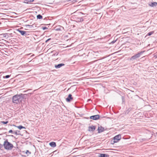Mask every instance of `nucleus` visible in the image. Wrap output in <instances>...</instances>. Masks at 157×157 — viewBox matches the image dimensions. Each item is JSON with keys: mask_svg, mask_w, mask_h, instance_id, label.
<instances>
[{"mask_svg": "<svg viewBox=\"0 0 157 157\" xmlns=\"http://www.w3.org/2000/svg\"><path fill=\"white\" fill-rule=\"evenodd\" d=\"M49 144L50 146L53 147H55L56 146V142H50Z\"/></svg>", "mask_w": 157, "mask_h": 157, "instance_id": "nucleus-13", "label": "nucleus"}, {"mask_svg": "<svg viewBox=\"0 0 157 157\" xmlns=\"http://www.w3.org/2000/svg\"><path fill=\"white\" fill-rule=\"evenodd\" d=\"M75 92H76V91H74V92L72 93V94H73Z\"/></svg>", "mask_w": 157, "mask_h": 157, "instance_id": "nucleus-36", "label": "nucleus"}, {"mask_svg": "<svg viewBox=\"0 0 157 157\" xmlns=\"http://www.w3.org/2000/svg\"><path fill=\"white\" fill-rule=\"evenodd\" d=\"M144 52L145 51H141L132 56L130 59V61L133 62L134 60H136L137 59L140 57L141 55H142Z\"/></svg>", "mask_w": 157, "mask_h": 157, "instance_id": "nucleus-3", "label": "nucleus"}, {"mask_svg": "<svg viewBox=\"0 0 157 157\" xmlns=\"http://www.w3.org/2000/svg\"><path fill=\"white\" fill-rule=\"evenodd\" d=\"M122 103H125V98L124 96H122L121 97Z\"/></svg>", "mask_w": 157, "mask_h": 157, "instance_id": "nucleus-21", "label": "nucleus"}, {"mask_svg": "<svg viewBox=\"0 0 157 157\" xmlns=\"http://www.w3.org/2000/svg\"><path fill=\"white\" fill-rule=\"evenodd\" d=\"M6 133V132L5 133Z\"/></svg>", "mask_w": 157, "mask_h": 157, "instance_id": "nucleus-41", "label": "nucleus"}, {"mask_svg": "<svg viewBox=\"0 0 157 157\" xmlns=\"http://www.w3.org/2000/svg\"><path fill=\"white\" fill-rule=\"evenodd\" d=\"M154 33V31H152L151 32H150L149 33H148V36H151L152 34H153Z\"/></svg>", "mask_w": 157, "mask_h": 157, "instance_id": "nucleus-22", "label": "nucleus"}, {"mask_svg": "<svg viewBox=\"0 0 157 157\" xmlns=\"http://www.w3.org/2000/svg\"><path fill=\"white\" fill-rule=\"evenodd\" d=\"M51 40V38H49L47 40H46L45 41V43H47L48 41H49V40Z\"/></svg>", "mask_w": 157, "mask_h": 157, "instance_id": "nucleus-29", "label": "nucleus"}, {"mask_svg": "<svg viewBox=\"0 0 157 157\" xmlns=\"http://www.w3.org/2000/svg\"><path fill=\"white\" fill-rule=\"evenodd\" d=\"M9 133H14V132L12 130H10L9 131Z\"/></svg>", "mask_w": 157, "mask_h": 157, "instance_id": "nucleus-27", "label": "nucleus"}, {"mask_svg": "<svg viewBox=\"0 0 157 157\" xmlns=\"http://www.w3.org/2000/svg\"><path fill=\"white\" fill-rule=\"evenodd\" d=\"M98 133H100L103 132L105 130V129L103 127L101 126H100L98 127Z\"/></svg>", "mask_w": 157, "mask_h": 157, "instance_id": "nucleus-10", "label": "nucleus"}, {"mask_svg": "<svg viewBox=\"0 0 157 157\" xmlns=\"http://www.w3.org/2000/svg\"><path fill=\"white\" fill-rule=\"evenodd\" d=\"M13 126L17 127L18 129H19L20 130H21L22 129H25V127L21 125H20L18 126H17L15 125H13Z\"/></svg>", "mask_w": 157, "mask_h": 157, "instance_id": "nucleus-14", "label": "nucleus"}, {"mask_svg": "<svg viewBox=\"0 0 157 157\" xmlns=\"http://www.w3.org/2000/svg\"><path fill=\"white\" fill-rule=\"evenodd\" d=\"M56 30H60V29H56Z\"/></svg>", "mask_w": 157, "mask_h": 157, "instance_id": "nucleus-32", "label": "nucleus"}, {"mask_svg": "<svg viewBox=\"0 0 157 157\" xmlns=\"http://www.w3.org/2000/svg\"><path fill=\"white\" fill-rule=\"evenodd\" d=\"M65 64L63 63H61L57 65L55 64V67L57 69L60 68L62 66H64Z\"/></svg>", "mask_w": 157, "mask_h": 157, "instance_id": "nucleus-11", "label": "nucleus"}, {"mask_svg": "<svg viewBox=\"0 0 157 157\" xmlns=\"http://www.w3.org/2000/svg\"><path fill=\"white\" fill-rule=\"evenodd\" d=\"M1 123L3 124H6L8 123V121H2Z\"/></svg>", "mask_w": 157, "mask_h": 157, "instance_id": "nucleus-25", "label": "nucleus"}, {"mask_svg": "<svg viewBox=\"0 0 157 157\" xmlns=\"http://www.w3.org/2000/svg\"><path fill=\"white\" fill-rule=\"evenodd\" d=\"M73 99V98L72 97V95L71 94H69L67 97L66 98V101L67 102H70Z\"/></svg>", "mask_w": 157, "mask_h": 157, "instance_id": "nucleus-8", "label": "nucleus"}, {"mask_svg": "<svg viewBox=\"0 0 157 157\" xmlns=\"http://www.w3.org/2000/svg\"><path fill=\"white\" fill-rule=\"evenodd\" d=\"M14 133L16 135H21V134L19 133L20 131L19 130H16L14 131Z\"/></svg>", "mask_w": 157, "mask_h": 157, "instance_id": "nucleus-18", "label": "nucleus"}, {"mask_svg": "<svg viewBox=\"0 0 157 157\" xmlns=\"http://www.w3.org/2000/svg\"><path fill=\"white\" fill-rule=\"evenodd\" d=\"M100 116L99 115H96L91 116L90 117V119L94 120H96L100 119Z\"/></svg>", "mask_w": 157, "mask_h": 157, "instance_id": "nucleus-5", "label": "nucleus"}, {"mask_svg": "<svg viewBox=\"0 0 157 157\" xmlns=\"http://www.w3.org/2000/svg\"><path fill=\"white\" fill-rule=\"evenodd\" d=\"M101 117V118H103V117Z\"/></svg>", "mask_w": 157, "mask_h": 157, "instance_id": "nucleus-37", "label": "nucleus"}, {"mask_svg": "<svg viewBox=\"0 0 157 157\" xmlns=\"http://www.w3.org/2000/svg\"><path fill=\"white\" fill-rule=\"evenodd\" d=\"M55 52H56V51H52V52H51L53 53L52 56H56L58 55V53L57 52H56L55 53H54Z\"/></svg>", "mask_w": 157, "mask_h": 157, "instance_id": "nucleus-19", "label": "nucleus"}, {"mask_svg": "<svg viewBox=\"0 0 157 157\" xmlns=\"http://www.w3.org/2000/svg\"><path fill=\"white\" fill-rule=\"evenodd\" d=\"M4 148L7 150H11L13 147V145L10 142L8 141V140L6 139L3 145Z\"/></svg>", "mask_w": 157, "mask_h": 157, "instance_id": "nucleus-2", "label": "nucleus"}, {"mask_svg": "<svg viewBox=\"0 0 157 157\" xmlns=\"http://www.w3.org/2000/svg\"><path fill=\"white\" fill-rule=\"evenodd\" d=\"M34 1V0H25L24 2L27 4H28L30 2H33Z\"/></svg>", "mask_w": 157, "mask_h": 157, "instance_id": "nucleus-16", "label": "nucleus"}, {"mask_svg": "<svg viewBox=\"0 0 157 157\" xmlns=\"http://www.w3.org/2000/svg\"><path fill=\"white\" fill-rule=\"evenodd\" d=\"M121 139V136L120 134L116 136L113 137V144L117 143Z\"/></svg>", "mask_w": 157, "mask_h": 157, "instance_id": "nucleus-4", "label": "nucleus"}, {"mask_svg": "<svg viewBox=\"0 0 157 157\" xmlns=\"http://www.w3.org/2000/svg\"><path fill=\"white\" fill-rule=\"evenodd\" d=\"M17 31L19 32L21 34L22 36H26L29 35V34H27V33L28 32H26L25 31L21 30H20L19 29H18L17 30Z\"/></svg>", "mask_w": 157, "mask_h": 157, "instance_id": "nucleus-7", "label": "nucleus"}, {"mask_svg": "<svg viewBox=\"0 0 157 157\" xmlns=\"http://www.w3.org/2000/svg\"><path fill=\"white\" fill-rule=\"evenodd\" d=\"M149 5L153 7H157V2H153L149 3Z\"/></svg>", "mask_w": 157, "mask_h": 157, "instance_id": "nucleus-9", "label": "nucleus"}, {"mask_svg": "<svg viewBox=\"0 0 157 157\" xmlns=\"http://www.w3.org/2000/svg\"><path fill=\"white\" fill-rule=\"evenodd\" d=\"M29 94L31 95V94H20L14 95L12 98V101L13 103L17 104L21 103L22 101H24L26 99Z\"/></svg>", "mask_w": 157, "mask_h": 157, "instance_id": "nucleus-1", "label": "nucleus"}, {"mask_svg": "<svg viewBox=\"0 0 157 157\" xmlns=\"http://www.w3.org/2000/svg\"><path fill=\"white\" fill-rule=\"evenodd\" d=\"M25 26L26 27V28H29V29L33 27V26L32 25H25Z\"/></svg>", "mask_w": 157, "mask_h": 157, "instance_id": "nucleus-20", "label": "nucleus"}, {"mask_svg": "<svg viewBox=\"0 0 157 157\" xmlns=\"http://www.w3.org/2000/svg\"><path fill=\"white\" fill-rule=\"evenodd\" d=\"M80 13H82V14H85L84 13H82V12H80Z\"/></svg>", "mask_w": 157, "mask_h": 157, "instance_id": "nucleus-34", "label": "nucleus"}, {"mask_svg": "<svg viewBox=\"0 0 157 157\" xmlns=\"http://www.w3.org/2000/svg\"><path fill=\"white\" fill-rule=\"evenodd\" d=\"M71 1V0H67V2H68L70 1Z\"/></svg>", "mask_w": 157, "mask_h": 157, "instance_id": "nucleus-33", "label": "nucleus"}, {"mask_svg": "<svg viewBox=\"0 0 157 157\" xmlns=\"http://www.w3.org/2000/svg\"><path fill=\"white\" fill-rule=\"evenodd\" d=\"M2 135V134H0V135Z\"/></svg>", "mask_w": 157, "mask_h": 157, "instance_id": "nucleus-39", "label": "nucleus"}, {"mask_svg": "<svg viewBox=\"0 0 157 157\" xmlns=\"http://www.w3.org/2000/svg\"><path fill=\"white\" fill-rule=\"evenodd\" d=\"M76 21L78 22H82L84 21L82 17H81L80 18L77 17L76 18Z\"/></svg>", "mask_w": 157, "mask_h": 157, "instance_id": "nucleus-15", "label": "nucleus"}, {"mask_svg": "<svg viewBox=\"0 0 157 157\" xmlns=\"http://www.w3.org/2000/svg\"><path fill=\"white\" fill-rule=\"evenodd\" d=\"M147 106H148H148L150 107V105H148Z\"/></svg>", "mask_w": 157, "mask_h": 157, "instance_id": "nucleus-35", "label": "nucleus"}, {"mask_svg": "<svg viewBox=\"0 0 157 157\" xmlns=\"http://www.w3.org/2000/svg\"><path fill=\"white\" fill-rule=\"evenodd\" d=\"M117 39H116V40H113V41H111V43H110V44H114L115 43V42L117 41Z\"/></svg>", "mask_w": 157, "mask_h": 157, "instance_id": "nucleus-26", "label": "nucleus"}, {"mask_svg": "<svg viewBox=\"0 0 157 157\" xmlns=\"http://www.w3.org/2000/svg\"><path fill=\"white\" fill-rule=\"evenodd\" d=\"M147 36V35L145 37Z\"/></svg>", "mask_w": 157, "mask_h": 157, "instance_id": "nucleus-40", "label": "nucleus"}, {"mask_svg": "<svg viewBox=\"0 0 157 157\" xmlns=\"http://www.w3.org/2000/svg\"><path fill=\"white\" fill-rule=\"evenodd\" d=\"M4 129H6H6H6V128H4Z\"/></svg>", "mask_w": 157, "mask_h": 157, "instance_id": "nucleus-38", "label": "nucleus"}, {"mask_svg": "<svg viewBox=\"0 0 157 157\" xmlns=\"http://www.w3.org/2000/svg\"><path fill=\"white\" fill-rule=\"evenodd\" d=\"M10 75H7L5 76H4L3 77V78H8L10 77Z\"/></svg>", "mask_w": 157, "mask_h": 157, "instance_id": "nucleus-23", "label": "nucleus"}, {"mask_svg": "<svg viewBox=\"0 0 157 157\" xmlns=\"http://www.w3.org/2000/svg\"><path fill=\"white\" fill-rule=\"evenodd\" d=\"M99 157H109V155L108 154L104 153L99 154Z\"/></svg>", "mask_w": 157, "mask_h": 157, "instance_id": "nucleus-12", "label": "nucleus"}, {"mask_svg": "<svg viewBox=\"0 0 157 157\" xmlns=\"http://www.w3.org/2000/svg\"><path fill=\"white\" fill-rule=\"evenodd\" d=\"M11 136L12 137H14V136L13 135H6V136Z\"/></svg>", "mask_w": 157, "mask_h": 157, "instance_id": "nucleus-30", "label": "nucleus"}, {"mask_svg": "<svg viewBox=\"0 0 157 157\" xmlns=\"http://www.w3.org/2000/svg\"><path fill=\"white\" fill-rule=\"evenodd\" d=\"M37 19H42L43 18V16L40 14H39L37 15L36 16Z\"/></svg>", "mask_w": 157, "mask_h": 157, "instance_id": "nucleus-17", "label": "nucleus"}, {"mask_svg": "<svg viewBox=\"0 0 157 157\" xmlns=\"http://www.w3.org/2000/svg\"><path fill=\"white\" fill-rule=\"evenodd\" d=\"M25 153L27 154H28V155H30L31 154V152L29 151V150H26L25 152Z\"/></svg>", "mask_w": 157, "mask_h": 157, "instance_id": "nucleus-24", "label": "nucleus"}, {"mask_svg": "<svg viewBox=\"0 0 157 157\" xmlns=\"http://www.w3.org/2000/svg\"><path fill=\"white\" fill-rule=\"evenodd\" d=\"M154 56L155 57V58H157V54H155Z\"/></svg>", "mask_w": 157, "mask_h": 157, "instance_id": "nucleus-31", "label": "nucleus"}, {"mask_svg": "<svg viewBox=\"0 0 157 157\" xmlns=\"http://www.w3.org/2000/svg\"><path fill=\"white\" fill-rule=\"evenodd\" d=\"M42 29L44 30L48 29V28L46 27H42Z\"/></svg>", "mask_w": 157, "mask_h": 157, "instance_id": "nucleus-28", "label": "nucleus"}, {"mask_svg": "<svg viewBox=\"0 0 157 157\" xmlns=\"http://www.w3.org/2000/svg\"><path fill=\"white\" fill-rule=\"evenodd\" d=\"M96 127L95 126L92 125L89 126L88 130L90 132H94L95 130Z\"/></svg>", "mask_w": 157, "mask_h": 157, "instance_id": "nucleus-6", "label": "nucleus"}]
</instances>
